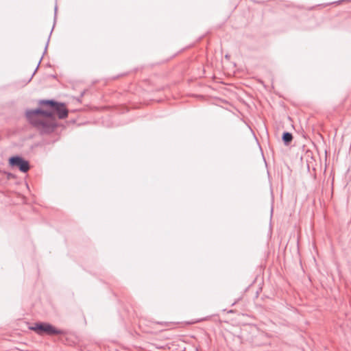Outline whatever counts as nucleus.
I'll return each mask as SVG.
<instances>
[{
  "instance_id": "nucleus-1",
  "label": "nucleus",
  "mask_w": 351,
  "mask_h": 351,
  "mask_svg": "<svg viewBox=\"0 0 351 351\" xmlns=\"http://www.w3.org/2000/svg\"><path fill=\"white\" fill-rule=\"evenodd\" d=\"M39 104L49 108L51 110L49 111L53 114L56 113L60 119H64L68 117L69 110L64 103L58 102L53 99H43L40 100ZM53 119L54 117L51 119Z\"/></svg>"
},
{
  "instance_id": "nucleus-2",
  "label": "nucleus",
  "mask_w": 351,
  "mask_h": 351,
  "mask_svg": "<svg viewBox=\"0 0 351 351\" xmlns=\"http://www.w3.org/2000/svg\"><path fill=\"white\" fill-rule=\"evenodd\" d=\"M29 329L36 332L39 335H62L64 332L60 329H57L51 324L47 322H37L33 326L29 327Z\"/></svg>"
},
{
  "instance_id": "nucleus-3",
  "label": "nucleus",
  "mask_w": 351,
  "mask_h": 351,
  "mask_svg": "<svg viewBox=\"0 0 351 351\" xmlns=\"http://www.w3.org/2000/svg\"><path fill=\"white\" fill-rule=\"evenodd\" d=\"M39 116H43L49 119L53 118V112L47 110L36 108L34 110H28L26 112V117L32 125L40 120Z\"/></svg>"
},
{
  "instance_id": "nucleus-4",
  "label": "nucleus",
  "mask_w": 351,
  "mask_h": 351,
  "mask_svg": "<svg viewBox=\"0 0 351 351\" xmlns=\"http://www.w3.org/2000/svg\"><path fill=\"white\" fill-rule=\"evenodd\" d=\"M9 164L12 167H17L23 172L26 173L30 169L29 163L27 160H25L20 156H14L10 158Z\"/></svg>"
},
{
  "instance_id": "nucleus-5",
  "label": "nucleus",
  "mask_w": 351,
  "mask_h": 351,
  "mask_svg": "<svg viewBox=\"0 0 351 351\" xmlns=\"http://www.w3.org/2000/svg\"><path fill=\"white\" fill-rule=\"evenodd\" d=\"M32 125L36 128L42 134H51L57 127V124L55 122H49L41 119L38 121H36V123Z\"/></svg>"
},
{
  "instance_id": "nucleus-6",
  "label": "nucleus",
  "mask_w": 351,
  "mask_h": 351,
  "mask_svg": "<svg viewBox=\"0 0 351 351\" xmlns=\"http://www.w3.org/2000/svg\"><path fill=\"white\" fill-rule=\"evenodd\" d=\"M282 139L285 145H289L293 140V135L289 132H284L282 135Z\"/></svg>"
},
{
  "instance_id": "nucleus-7",
  "label": "nucleus",
  "mask_w": 351,
  "mask_h": 351,
  "mask_svg": "<svg viewBox=\"0 0 351 351\" xmlns=\"http://www.w3.org/2000/svg\"><path fill=\"white\" fill-rule=\"evenodd\" d=\"M41 60H42V58H40V60L39 62H40ZM38 64H40V63H38ZM38 66H39V64H38V66H37V67L36 68V69L34 70V73L32 74L31 77H29V79L28 80V82H30V81H31V80L32 79V77H33L34 75L35 74V73L36 72V71H37V69H38Z\"/></svg>"
},
{
  "instance_id": "nucleus-8",
  "label": "nucleus",
  "mask_w": 351,
  "mask_h": 351,
  "mask_svg": "<svg viewBox=\"0 0 351 351\" xmlns=\"http://www.w3.org/2000/svg\"><path fill=\"white\" fill-rule=\"evenodd\" d=\"M49 38H50V36H49L48 39H47V44H46V46H45V50L47 49V46H48V44H49Z\"/></svg>"
},
{
  "instance_id": "nucleus-9",
  "label": "nucleus",
  "mask_w": 351,
  "mask_h": 351,
  "mask_svg": "<svg viewBox=\"0 0 351 351\" xmlns=\"http://www.w3.org/2000/svg\"><path fill=\"white\" fill-rule=\"evenodd\" d=\"M8 178H13V177H14V176H13L11 173H8Z\"/></svg>"
},
{
  "instance_id": "nucleus-10",
  "label": "nucleus",
  "mask_w": 351,
  "mask_h": 351,
  "mask_svg": "<svg viewBox=\"0 0 351 351\" xmlns=\"http://www.w3.org/2000/svg\"><path fill=\"white\" fill-rule=\"evenodd\" d=\"M56 12H57V7L55 8V15L56 14Z\"/></svg>"
}]
</instances>
